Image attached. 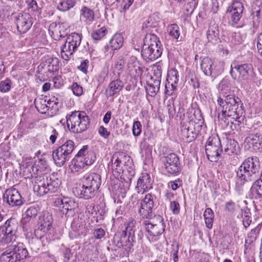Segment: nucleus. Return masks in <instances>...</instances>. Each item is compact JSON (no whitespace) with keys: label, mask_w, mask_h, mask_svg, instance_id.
<instances>
[{"label":"nucleus","mask_w":262,"mask_h":262,"mask_svg":"<svg viewBox=\"0 0 262 262\" xmlns=\"http://www.w3.org/2000/svg\"><path fill=\"white\" fill-rule=\"evenodd\" d=\"M81 181V186L76 190L77 196L89 200L95 196L101 184V177L98 173H91L85 174Z\"/></svg>","instance_id":"nucleus-3"},{"label":"nucleus","mask_w":262,"mask_h":262,"mask_svg":"<svg viewBox=\"0 0 262 262\" xmlns=\"http://www.w3.org/2000/svg\"><path fill=\"white\" fill-rule=\"evenodd\" d=\"M80 19L81 20L91 24L95 19V13L93 9L83 6L80 10Z\"/></svg>","instance_id":"nucleus-29"},{"label":"nucleus","mask_w":262,"mask_h":262,"mask_svg":"<svg viewBox=\"0 0 262 262\" xmlns=\"http://www.w3.org/2000/svg\"><path fill=\"white\" fill-rule=\"evenodd\" d=\"M142 125L140 121H136L134 122L132 127L133 134L135 137L139 136L141 133Z\"/></svg>","instance_id":"nucleus-53"},{"label":"nucleus","mask_w":262,"mask_h":262,"mask_svg":"<svg viewBox=\"0 0 262 262\" xmlns=\"http://www.w3.org/2000/svg\"><path fill=\"white\" fill-rule=\"evenodd\" d=\"M220 94L217 97V103L220 106L219 108L221 114L219 118H224L231 117L235 120L239 119L243 114V110L239 105H243L242 101L234 94L230 93L231 83L227 79H223L219 84Z\"/></svg>","instance_id":"nucleus-1"},{"label":"nucleus","mask_w":262,"mask_h":262,"mask_svg":"<svg viewBox=\"0 0 262 262\" xmlns=\"http://www.w3.org/2000/svg\"><path fill=\"white\" fill-rule=\"evenodd\" d=\"M254 181L251 187V191L253 194L256 195L258 198H262V182L257 178Z\"/></svg>","instance_id":"nucleus-41"},{"label":"nucleus","mask_w":262,"mask_h":262,"mask_svg":"<svg viewBox=\"0 0 262 262\" xmlns=\"http://www.w3.org/2000/svg\"><path fill=\"white\" fill-rule=\"evenodd\" d=\"M152 182L149 174H145L140 177L137 184L136 188L138 193L146 191L152 187Z\"/></svg>","instance_id":"nucleus-27"},{"label":"nucleus","mask_w":262,"mask_h":262,"mask_svg":"<svg viewBox=\"0 0 262 262\" xmlns=\"http://www.w3.org/2000/svg\"><path fill=\"white\" fill-rule=\"evenodd\" d=\"M257 47L259 54L262 56V32L258 36Z\"/></svg>","instance_id":"nucleus-64"},{"label":"nucleus","mask_w":262,"mask_h":262,"mask_svg":"<svg viewBox=\"0 0 262 262\" xmlns=\"http://www.w3.org/2000/svg\"><path fill=\"white\" fill-rule=\"evenodd\" d=\"M163 162L166 171L170 174L178 176L182 170L179 156L174 153H170L163 157Z\"/></svg>","instance_id":"nucleus-14"},{"label":"nucleus","mask_w":262,"mask_h":262,"mask_svg":"<svg viewBox=\"0 0 262 262\" xmlns=\"http://www.w3.org/2000/svg\"><path fill=\"white\" fill-rule=\"evenodd\" d=\"M160 82L158 80H149L147 82V86L145 88L148 94L151 97H155L160 89Z\"/></svg>","instance_id":"nucleus-36"},{"label":"nucleus","mask_w":262,"mask_h":262,"mask_svg":"<svg viewBox=\"0 0 262 262\" xmlns=\"http://www.w3.org/2000/svg\"><path fill=\"white\" fill-rule=\"evenodd\" d=\"M244 10L242 3L236 1L233 3L231 7H229L227 11L231 13V20L234 24H237L241 18Z\"/></svg>","instance_id":"nucleus-25"},{"label":"nucleus","mask_w":262,"mask_h":262,"mask_svg":"<svg viewBox=\"0 0 262 262\" xmlns=\"http://www.w3.org/2000/svg\"><path fill=\"white\" fill-rule=\"evenodd\" d=\"M30 167L32 170V172L27 173V178L31 179L34 177L36 179V177H38V176H36V175L40 172L39 169L38 168L37 165H35V163H34L33 165H30Z\"/></svg>","instance_id":"nucleus-58"},{"label":"nucleus","mask_w":262,"mask_h":262,"mask_svg":"<svg viewBox=\"0 0 262 262\" xmlns=\"http://www.w3.org/2000/svg\"><path fill=\"white\" fill-rule=\"evenodd\" d=\"M98 132L99 134L105 139L107 138L110 135V133L103 126H101L99 127Z\"/></svg>","instance_id":"nucleus-61"},{"label":"nucleus","mask_w":262,"mask_h":262,"mask_svg":"<svg viewBox=\"0 0 262 262\" xmlns=\"http://www.w3.org/2000/svg\"><path fill=\"white\" fill-rule=\"evenodd\" d=\"M18 223L15 219H9L5 224L1 227L3 236L0 238V243L2 245L9 244L14 243L16 239V232Z\"/></svg>","instance_id":"nucleus-10"},{"label":"nucleus","mask_w":262,"mask_h":262,"mask_svg":"<svg viewBox=\"0 0 262 262\" xmlns=\"http://www.w3.org/2000/svg\"><path fill=\"white\" fill-rule=\"evenodd\" d=\"M135 224V221L134 220H132L127 224H125V229L121 231L122 232L126 233V234L130 235V236H133V235H135L134 232V230L133 228L134 227Z\"/></svg>","instance_id":"nucleus-52"},{"label":"nucleus","mask_w":262,"mask_h":262,"mask_svg":"<svg viewBox=\"0 0 262 262\" xmlns=\"http://www.w3.org/2000/svg\"><path fill=\"white\" fill-rule=\"evenodd\" d=\"M12 85V82L9 78L0 82V91L2 93H7L10 90Z\"/></svg>","instance_id":"nucleus-50"},{"label":"nucleus","mask_w":262,"mask_h":262,"mask_svg":"<svg viewBox=\"0 0 262 262\" xmlns=\"http://www.w3.org/2000/svg\"><path fill=\"white\" fill-rule=\"evenodd\" d=\"M260 164L255 156L245 159L236 171L235 189L240 191L246 182H251L258 178Z\"/></svg>","instance_id":"nucleus-2"},{"label":"nucleus","mask_w":262,"mask_h":262,"mask_svg":"<svg viewBox=\"0 0 262 262\" xmlns=\"http://www.w3.org/2000/svg\"><path fill=\"white\" fill-rule=\"evenodd\" d=\"M170 208L174 214H178L180 213V206L177 201H171L170 203Z\"/></svg>","instance_id":"nucleus-60"},{"label":"nucleus","mask_w":262,"mask_h":262,"mask_svg":"<svg viewBox=\"0 0 262 262\" xmlns=\"http://www.w3.org/2000/svg\"><path fill=\"white\" fill-rule=\"evenodd\" d=\"M59 62L58 59L56 57L45 58L37 67V73L39 74L45 73L47 76H49V74H54L59 70Z\"/></svg>","instance_id":"nucleus-15"},{"label":"nucleus","mask_w":262,"mask_h":262,"mask_svg":"<svg viewBox=\"0 0 262 262\" xmlns=\"http://www.w3.org/2000/svg\"><path fill=\"white\" fill-rule=\"evenodd\" d=\"M34 104L36 109L41 114L46 113L50 108L47 104L46 100L43 99H35Z\"/></svg>","instance_id":"nucleus-42"},{"label":"nucleus","mask_w":262,"mask_h":262,"mask_svg":"<svg viewBox=\"0 0 262 262\" xmlns=\"http://www.w3.org/2000/svg\"><path fill=\"white\" fill-rule=\"evenodd\" d=\"M89 61L84 60L81 62L80 65L78 67V69L83 72L84 73H87V69L88 67Z\"/></svg>","instance_id":"nucleus-63"},{"label":"nucleus","mask_w":262,"mask_h":262,"mask_svg":"<svg viewBox=\"0 0 262 262\" xmlns=\"http://www.w3.org/2000/svg\"><path fill=\"white\" fill-rule=\"evenodd\" d=\"M213 61L208 57L204 58L202 60L201 68L205 75L215 78L217 77V74L220 72V69L216 67V69H214L213 72L210 70L211 66H213Z\"/></svg>","instance_id":"nucleus-26"},{"label":"nucleus","mask_w":262,"mask_h":262,"mask_svg":"<svg viewBox=\"0 0 262 262\" xmlns=\"http://www.w3.org/2000/svg\"><path fill=\"white\" fill-rule=\"evenodd\" d=\"M96 160V156L93 152H87V157L84 158L82 160V162H80V164L83 163V166L84 165H91Z\"/></svg>","instance_id":"nucleus-49"},{"label":"nucleus","mask_w":262,"mask_h":262,"mask_svg":"<svg viewBox=\"0 0 262 262\" xmlns=\"http://www.w3.org/2000/svg\"><path fill=\"white\" fill-rule=\"evenodd\" d=\"M226 143V146L224 150L226 154L228 155L237 154L239 151V145L235 140L227 138Z\"/></svg>","instance_id":"nucleus-34"},{"label":"nucleus","mask_w":262,"mask_h":262,"mask_svg":"<svg viewBox=\"0 0 262 262\" xmlns=\"http://www.w3.org/2000/svg\"><path fill=\"white\" fill-rule=\"evenodd\" d=\"M123 88V82L120 80L117 79L112 81L106 90V92L110 96H113L118 93Z\"/></svg>","instance_id":"nucleus-35"},{"label":"nucleus","mask_w":262,"mask_h":262,"mask_svg":"<svg viewBox=\"0 0 262 262\" xmlns=\"http://www.w3.org/2000/svg\"><path fill=\"white\" fill-rule=\"evenodd\" d=\"M169 34L174 39H178L180 34L179 27L177 24H171L169 27Z\"/></svg>","instance_id":"nucleus-48"},{"label":"nucleus","mask_w":262,"mask_h":262,"mask_svg":"<svg viewBox=\"0 0 262 262\" xmlns=\"http://www.w3.org/2000/svg\"><path fill=\"white\" fill-rule=\"evenodd\" d=\"M171 256L172 257V259L174 262H178V253L179 250V244L175 242L173 243L171 245Z\"/></svg>","instance_id":"nucleus-54"},{"label":"nucleus","mask_w":262,"mask_h":262,"mask_svg":"<svg viewBox=\"0 0 262 262\" xmlns=\"http://www.w3.org/2000/svg\"><path fill=\"white\" fill-rule=\"evenodd\" d=\"M153 75L151 76L150 79L154 81L158 80L161 82L162 76V68L160 66H154L152 70Z\"/></svg>","instance_id":"nucleus-47"},{"label":"nucleus","mask_w":262,"mask_h":262,"mask_svg":"<svg viewBox=\"0 0 262 262\" xmlns=\"http://www.w3.org/2000/svg\"><path fill=\"white\" fill-rule=\"evenodd\" d=\"M38 212V207L35 206H31L29 207L25 213L23 214V217L21 220L24 228L27 226V224L29 223L31 220L34 219L37 215Z\"/></svg>","instance_id":"nucleus-32"},{"label":"nucleus","mask_w":262,"mask_h":262,"mask_svg":"<svg viewBox=\"0 0 262 262\" xmlns=\"http://www.w3.org/2000/svg\"><path fill=\"white\" fill-rule=\"evenodd\" d=\"M67 124L69 130L74 134L86 130L90 125V119L85 112L75 111L66 116Z\"/></svg>","instance_id":"nucleus-5"},{"label":"nucleus","mask_w":262,"mask_h":262,"mask_svg":"<svg viewBox=\"0 0 262 262\" xmlns=\"http://www.w3.org/2000/svg\"><path fill=\"white\" fill-rule=\"evenodd\" d=\"M72 89L74 94L77 96H80L83 94V88L77 82H74L72 84Z\"/></svg>","instance_id":"nucleus-59"},{"label":"nucleus","mask_w":262,"mask_h":262,"mask_svg":"<svg viewBox=\"0 0 262 262\" xmlns=\"http://www.w3.org/2000/svg\"><path fill=\"white\" fill-rule=\"evenodd\" d=\"M61 144L52 154L54 163L58 167L63 166L72 158V153L76 147L75 142L72 140L62 141Z\"/></svg>","instance_id":"nucleus-7"},{"label":"nucleus","mask_w":262,"mask_h":262,"mask_svg":"<svg viewBox=\"0 0 262 262\" xmlns=\"http://www.w3.org/2000/svg\"><path fill=\"white\" fill-rule=\"evenodd\" d=\"M156 205V196L151 193L145 195L141 201L138 213L142 218L151 219L154 216L153 209Z\"/></svg>","instance_id":"nucleus-13"},{"label":"nucleus","mask_w":262,"mask_h":262,"mask_svg":"<svg viewBox=\"0 0 262 262\" xmlns=\"http://www.w3.org/2000/svg\"><path fill=\"white\" fill-rule=\"evenodd\" d=\"M143 234L141 230L138 231L137 236L133 235L130 236L126 233L122 232H118L115 234L114 237V242L117 247L120 248L122 247H126L130 249L133 246L134 243L140 242Z\"/></svg>","instance_id":"nucleus-12"},{"label":"nucleus","mask_w":262,"mask_h":262,"mask_svg":"<svg viewBox=\"0 0 262 262\" xmlns=\"http://www.w3.org/2000/svg\"><path fill=\"white\" fill-rule=\"evenodd\" d=\"M128 69L131 75H134V72H135L134 76H141L143 72V68L139 65V62L137 60V58L135 56H132L130 58V61L127 64Z\"/></svg>","instance_id":"nucleus-28"},{"label":"nucleus","mask_w":262,"mask_h":262,"mask_svg":"<svg viewBox=\"0 0 262 262\" xmlns=\"http://www.w3.org/2000/svg\"><path fill=\"white\" fill-rule=\"evenodd\" d=\"M60 184V181L57 178L41 176L36 177L33 189L35 192L38 193V195L43 196L47 193L56 192L59 188Z\"/></svg>","instance_id":"nucleus-6"},{"label":"nucleus","mask_w":262,"mask_h":262,"mask_svg":"<svg viewBox=\"0 0 262 262\" xmlns=\"http://www.w3.org/2000/svg\"><path fill=\"white\" fill-rule=\"evenodd\" d=\"M105 234L104 230L101 228H95L93 230V235L95 239H100Z\"/></svg>","instance_id":"nucleus-57"},{"label":"nucleus","mask_w":262,"mask_h":262,"mask_svg":"<svg viewBox=\"0 0 262 262\" xmlns=\"http://www.w3.org/2000/svg\"><path fill=\"white\" fill-rule=\"evenodd\" d=\"M83 232L81 230L80 227H78L76 225L72 224L71 225V230L69 232V236L71 239L77 238L82 234Z\"/></svg>","instance_id":"nucleus-46"},{"label":"nucleus","mask_w":262,"mask_h":262,"mask_svg":"<svg viewBox=\"0 0 262 262\" xmlns=\"http://www.w3.org/2000/svg\"><path fill=\"white\" fill-rule=\"evenodd\" d=\"M142 46L162 48V45L159 38L154 34H147L146 35Z\"/></svg>","instance_id":"nucleus-33"},{"label":"nucleus","mask_w":262,"mask_h":262,"mask_svg":"<svg viewBox=\"0 0 262 262\" xmlns=\"http://www.w3.org/2000/svg\"><path fill=\"white\" fill-rule=\"evenodd\" d=\"M88 149V145H84L82 148L80 149L77 154L75 156V157L72 160V164L76 167H82L83 164H80V162H82L84 158L83 157L85 156V153L87 152Z\"/></svg>","instance_id":"nucleus-37"},{"label":"nucleus","mask_w":262,"mask_h":262,"mask_svg":"<svg viewBox=\"0 0 262 262\" xmlns=\"http://www.w3.org/2000/svg\"><path fill=\"white\" fill-rule=\"evenodd\" d=\"M53 223L52 216L48 212H43L38 218V227L35 229V236L38 238L42 236L50 228Z\"/></svg>","instance_id":"nucleus-18"},{"label":"nucleus","mask_w":262,"mask_h":262,"mask_svg":"<svg viewBox=\"0 0 262 262\" xmlns=\"http://www.w3.org/2000/svg\"><path fill=\"white\" fill-rule=\"evenodd\" d=\"M163 52V48L142 46L141 55L148 61H154L160 57Z\"/></svg>","instance_id":"nucleus-24"},{"label":"nucleus","mask_w":262,"mask_h":262,"mask_svg":"<svg viewBox=\"0 0 262 262\" xmlns=\"http://www.w3.org/2000/svg\"><path fill=\"white\" fill-rule=\"evenodd\" d=\"M245 148L250 151L259 150L262 149V136L258 134H250L244 141Z\"/></svg>","instance_id":"nucleus-23"},{"label":"nucleus","mask_w":262,"mask_h":262,"mask_svg":"<svg viewBox=\"0 0 262 262\" xmlns=\"http://www.w3.org/2000/svg\"><path fill=\"white\" fill-rule=\"evenodd\" d=\"M14 20L17 30L21 34L26 33L33 24L32 17L28 13H18L14 16Z\"/></svg>","instance_id":"nucleus-19"},{"label":"nucleus","mask_w":262,"mask_h":262,"mask_svg":"<svg viewBox=\"0 0 262 262\" xmlns=\"http://www.w3.org/2000/svg\"><path fill=\"white\" fill-rule=\"evenodd\" d=\"M206 156L211 162L216 161L220 153L223 152L221 140L217 135L209 137L205 147Z\"/></svg>","instance_id":"nucleus-11"},{"label":"nucleus","mask_w":262,"mask_h":262,"mask_svg":"<svg viewBox=\"0 0 262 262\" xmlns=\"http://www.w3.org/2000/svg\"><path fill=\"white\" fill-rule=\"evenodd\" d=\"M76 0H61L58 4L57 9L61 12H66L73 8Z\"/></svg>","instance_id":"nucleus-39"},{"label":"nucleus","mask_w":262,"mask_h":262,"mask_svg":"<svg viewBox=\"0 0 262 262\" xmlns=\"http://www.w3.org/2000/svg\"><path fill=\"white\" fill-rule=\"evenodd\" d=\"M107 33V30L105 27L97 29L92 33V37L96 40H100Z\"/></svg>","instance_id":"nucleus-44"},{"label":"nucleus","mask_w":262,"mask_h":262,"mask_svg":"<svg viewBox=\"0 0 262 262\" xmlns=\"http://www.w3.org/2000/svg\"><path fill=\"white\" fill-rule=\"evenodd\" d=\"M231 68L230 73L232 77L239 81L247 80L253 72L252 66L250 63H243Z\"/></svg>","instance_id":"nucleus-17"},{"label":"nucleus","mask_w":262,"mask_h":262,"mask_svg":"<svg viewBox=\"0 0 262 262\" xmlns=\"http://www.w3.org/2000/svg\"><path fill=\"white\" fill-rule=\"evenodd\" d=\"M124 38L122 34L116 33L110 41V46L114 50L119 49L123 46Z\"/></svg>","instance_id":"nucleus-38"},{"label":"nucleus","mask_w":262,"mask_h":262,"mask_svg":"<svg viewBox=\"0 0 262 262\" xmlns=\"http://www.w3.org/2000/svg\"><path fill=\"white\" fill-rule=\"evenodd\" d=\"M182 181L180 179H177L174 181H171L168 183V187L173 190H177L178 188L182 186Z\"/></svg>","instance_id":"nucleus-56"},{"label":"nucleus","mask_w":262,"mask_h":262,"mask_svg":"<svg viewBox=\"0 0 262 262\" xmlns=\"http://www.w3.org/2000/svg\"><path fill=\"white\" fill-rule=\"evenodd\" d=\"M133 166V160L125 152H117L112 157V169L119 174L123 173L125 170L132 173L134 169Z\"/></svg>","instance_id":"nucleus-8"},{"label":"nucleus","mask_w":262,"mask_h":262,"mask_svg":"<svg viewBox=\"0 0 262 262\" xmlns=\"http://www.w3.org/2000/svg\"><path fill=\"white\" fill-rule=\"evenodd\" d=\"M189 83L194 89L199 88L200 87L199 80L194 75H191Z\"/></svg>","instance_id":"nucleus-62"},{"label":"nucleus","mask_w":262,"mask_h":262,"mask_svg":"<svg viewBox=\"0 0 262 262\" xmlns=\"http://www.w3.org/2000/svg\"><path fill=\"white\" fill-rule=\"evenodd\" d=\"M259 231L260 228L259 227V226H257L256 227L251 230V231L248 234V237L249 238L250 242H253L256 239Z\"/></svg>","instance_id":"nucleus-55"},{"label":"nucleus","mask_w":262,"mask_h":262,"mask_svg":"<svg viewBox=\"0 0 262 262\" xmlns=\"http://www.w3.org/2000/svg\"><path fill=\"white\" fill-rule=\"evenodd\" d=\"M204 217L207 228L211 229L212 228L214 217V214L213 210L210 208L206 209L204 213Z\"/></svg>","instance_id":"nucleus-40"},{"label":"nucleus","mask_w":262,"mask_h":262,"mask_svg":"<svg viewBox=\"0 0 262 262\" xmlns=\"http://www.w3.org/2000/svg\"><path fill=\"white\" fill-rule=\"evenodd\" d=\"M179 76V73L176 69H172L168 71L165 86V93L166 95L171 96L177 90Z\"/></svg>","instance_id":"nucleus-22"},{"label":"nucleus","mask_w":262,"mask_h":262,"mask_svg":"<svg viewBox=\"0 0 262 262\" xmlns=\"http://www.w3.org/2000/svg\"><path fill=\"white\" fill-rule=\"evenodd\" d=\"M81 39L82 35L75 32L67 36L64 44L61 47V56L64 60L70 59L80 46Z\"/></svg>","instance_id":"nucleus-9"},{"label":"nucleus","mask_w":262,"mask_h":262,"mask_svg":"<svg viewBox=\"0 0 262 262\" xmlns=\"http://www.w3.org/2000/svg\"><path fill=\"white\" fill-rule=\"evenodd\" d=\"M207 38L209 42L214 44L220 41L219 30L217 25L214 24L209 27L207 33Z\"/></svg>","instance_id":"nucleus-31"},{"label":"nucleus","mask_w":262,"mask_h":262,"mask_svg":"<svg viewBox=\"0 0 262 262\" xmlns=\"http://www.w3.org/2000/svg\"><path fill=\"white\" fill-rule=\"evenodd\" d=\"M154 220H156V222L152 221L149 223L145 221L143 223L146 226V229L148 233L152 236H157L163 232L165 226L161 216H155Z\"/></svg>","instance_id":"nucleus-20"},{"label":"nucleus","mask_w":262,"mask_h":262,"mask_svg":"<svg viewBox=\"0 0 262 262\" xmlns=\"http://www.w3.org/2000/svg\"><path fill=\"white\" fill-rule=\"evenodd\" d=\"M35 165H37L38 168L40 170V172L45 171L48 167L47 161L45 159H38L34 162Z\"/></svg>","instance_id":"nucleus-51"},{"label":"nucleus","mask_w":262,"mask_h":262,"mask_svg":"<svg viewBox=\"0 0 262 262\" xmlns=\"http://www.w3.org/2000/svg\"><path fill=\"white\" fill-rule=\"evenodd\" d=\"M195 120L192 118L187 122L181 123V132L183 137H185L186 142H191L194 141L197 137L201 125H194Z\"/></svg>","instance_id":"nucleus-16"},{"label":"nucleus","mask_w":262,"mask_h":262,"mask_svg":"<svg viewBox=\"0 0 262 262\" xmlns=\"http://www.w3.org/2000/svg\"><path fill=\"white\" fill-rule=\"evenodd\" d=\"M3 199L4 202L12 207L21 206L25 202L20 193L13 188L7 189L3 194Z\"/></svg>","instance_id":"nucleus-21"},{"label":"nucleus","mask_w":262,"mask_h":262,"mask_svg":"<svg viewBox=\"0 0 262 262\" xmlns=\"http://www.w3.org/2000/svg\"><path fill=\"white\" fill-rule=\"evenodd\" d=\"M57 202L60 205L62 206H60V207L62 208V211L63 213H64V210L66 211V214H67L68 211H73L77 207L76 203L68 197L63 196L62 198L58 199Z\"/></svg>","instance_id":"nucleus-30"},{"label":"nucleus","mask_w":262,"mask_h":262,"mask_svg":"<svg viewBox=\"0 0 262 262\" xmlns=\"http://www.w3.org/2000/svg\"><path fill=\"white\" fill-rule=\"evenodd\" d=\"M63 262H78V260L77 255L74 254L70 249L67 248L64 252Z\"/></svg>","instance_id":"nucleus-45"},{"label":"nucleus","mask_w":262,"mask_h":262,"mask_svg":"<svg viewBox=\"0 0 262 262\" xmlns=\"http://www.w3.org/2000/svg\"><path fill=\"white\" fill-rule=\"evenodd\" d=\"M0 256V262H20L29 257L28 251L23 243H11Z\"/></svg>","instance_id":"nucleus-4"},{"label":"nucleus","mask_w":262,"mask_h":262,"mask_svg":"<svg viewBox=\"0 0 262 262\" xmlns=\"http://www.w3.org/2000/svg\"><path fill=\"white\" fill-rule=\"evenodd\" d=\"M188 114V120L186 121H188L190 120L191 119L193 118V120H195V123H194V125L197 126V125H201L203 123V118L200 114V111H194L193 113L190 112V114L189 113Z\"/></svg>","instance_id":"nucleus-43"}]
</instances>
